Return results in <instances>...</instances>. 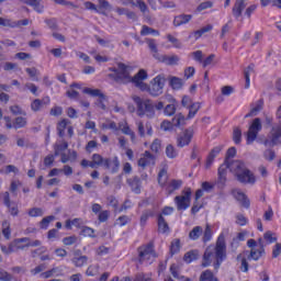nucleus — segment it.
Masks as SVG:
<instances>
[{
    "instance_id": "6e6552de",
    "label": "nucleus",
    "mask_w": 281,
    "mask_h": 281,
    "mask_svg": "<svg viewBox=\"0 0 281 281\" xmlns=\"http://www.w3.org/2000/svg\"><path fill=\"white\" fill-rule=\"evenodd\" d=\"M165 87H166V76L158 75L154 79H151L146 90L148 91L149 95H153V98H158V95H161V93H164Z\"/></svg>"
},
{
    "instance_id": "72a5a7b5",
    "label": "nucleus",
    "mask_w": 281,
    "mask_h": 281,
    "mask_svg": "<svg viewBox=\"0 0 281 281\" xmlns=\"http://www.w3.org/2000/svg\"><path fill=\"white\" fill-rule=\"evenodd\" d=\"M194 260H199V250L192 249L184 254L183 262H186L187 265H192Z\"/></svg>"
},
{
    "instance_id": "bb28decb",
    "label": "nucleus",
    "mask_w": 281,
    "mask_h": 281,
    "mask_svg": "<svg viewBox=\"0 0 281 281\" xmlns=\"http://www.w3.org/2000/svg\"><path fill=\"white\" fill-rule=\"evenodd\" d=\"M110 281H155L150 277H146L144 272L137 273L135 277H123L120 280V277H113Z\"/></svg>"
},
{
    "instance_id": "1a4fd4ad",
    "label": "nucleus",
    "mask_w": 281,
    "mask_h": 281,
    "mask_svg": "<svg viewBox=\"0 0 281 281\" xmlns=\"http://www.w3.org/2000/svg\"><path fill=\"white\" fill-rule=\"evenodd\" d=\"M247 247L250 248L249 260L258 262L262 256H265V246L262 245V238H259V244L256 239H248Z\"/></svg>"
},
{
    "instance_id": "79ce46f5",
    "label": "nucleus",
    "mask_w": 281,
    "mask_h": 281,
    "mask_svg": "<svg viewBox=\"0 0 281 281\" xmlns=\"http://www.w3.org/2000/svg\"><path fill=\"white\" fill-rule=\"evenodd\" d=\"M88 260H89V257H87V256H80V257H74V258L71 259V262H72V265H74L75 267L81 268V267H85V265H87Z\"/></svg>"
},
{
    "instance_id": "c9c22d12",
    "label": "nucleus",
    "mask_w": 281,
    "mask_h": 281,
    "mask_svg": "<svg viewBox=\"0 0 281 281\" xmlns=\"http://www.w3.org/2000/svg\"><path fill=\"white\" fill-rule=\"evenodd\" d=\"M104 161H106V158L102 157V155L93 154L92 160L90 161V168H100V166H103L104 168Z\"/></svg>"
},
{
    "instance_id": "de8ad7c7",
    "label": "nucleus",
    "mask_w": 281,
    "mask_h": 281,
    "mask_svg": "<svg viewBox=\"0 0 281 281\" xmlns=\"http://www.w3.org/2000/svg\"><path fill=\"white\" fill-rule=\"evenodd\" d=\"M148 48L150 49V53L155 56H159V49L157 48V41L153 38H148L147 41Z\"/></svg>"
},
{
    "instance_id": "e2e57ef3",
    "label": "nucleus",
    "mask_w": 281,
    "mask_h": 281,
    "mask_svg": "<svg viewBox=\"0 0 281 281\" xmlns=\"http://www.w3.org/2000/svg\"><path fill=\"white\" fill-rule=\"evenodd\" d=\"M26 74L34 80L35 82H38V69L36 68H26L25 69Z\"/></svg>"
},
{
    "instance_id": "20e7f679",
    "label": "nucleus",
    "mask_w": 281,
    "mask_h": 281,
    "mask_svg": "<svg viewBox=\"0 0 281 281\" xmlns=\"http://www.w3.org/2000/svg\"><path fill=\"white\" fill-rule=\"evenodd\" d=\"M158 184L166 192L168 196L170 194H175L177 190H181L183 186V180L181 179H172L168 182V170L166 168L160 169L158 172Z\"/></svg>"
},
{
    "instance_id": "4d7b16f0",
    "label": "nucleus",
    "mask_w": 281,
    "mask_h": 281,
    "mask_svg": "<svg viewBox=\"0 0 281 281\" xmlns=\"http://www.w3.org/2000/svg\"><path fill=\"white\" fill-rule=\"evenodd\" d=\"M55 218L56 217L54 215H48V216L44 217L40 222L41 229H47L49 227V223H52V221H54Z\"/></svg>"
},
{
    "instance_id": "c03bdc74",
    "label": "nucleus",
    "mask_w": 281,
    "mask_h": 281,
    "mask_svg": "<svg viewBox=\"0 0 281 281\" xmlns=\"http://www.w3.org/2000/svg\"><path fill=\"white\" fill-rule=\"evenodd\" d=\"M169 85L175 90L182 89V87H183V79H181L179 77H171V79L169 81Z\"/></svg>"
},
{
    "instance_id": "4468645a",
    "label": "nucleus",
    "mask_w": 281,
    "mask_h": 281,
    "mask_svg": "<svg viewBox=\"0 0 281 281\" xmlns=\"http://www.w3.org/2000/svg\"><path fill=\"white\" fill-rule=\"evenodd\" d=\"M119 70L116 74L108 75L114 82H124V80H131V72H128V66L124 63L117 64Z\"/></svg>"
},
{
    "instance_id": "473e14b6",
    "label": "nucleus",
    "mask_w": 281,
    "mask_h": 281,
    "mask_svg": "<svg viewBox=\"0 0 281 281\" xmlns=\"http://www.w3.org/2000/svg\"><path fill=\"white\" fill-rule=\"evenodd\" d=\"M136 126L138 128V133L140 137H144L146 135V128H147V135H153V126L150 125V123H146L144 126V122L138 121L136 123Z\"/></svg>"
},
{
    "instance_id": "f3484780",
    "label": "nucleus",
    "mask_w": 281,
    "mask_h": 281,
    "mask_svg": "<svg viewBox=\"0 0 281 281\" xmlns=\"http://www.w3.org/2000/svg\"><path fill=\"white\" fill-rule=\"evenodd\" d=\"M69 124H71V122L68 119H63L57 123V135H59V137H65L66 132L69 138L74 137V126Z\"/></svg>"
},
{
    "instance_id": "a878e982",
    "label": "nucleus",
    "mask_w": 281,
    "mask_h": 281,
    "mask_svg": "<svg viewBox=\"0 0 281 281\" xmlns=\"http://www.w3.org/2000/svg\"><path fill=\"white\" fill-rule=\"evenodd\" d=\"M103 168H105V170H110L112 175H115V172L120 170V159L117 156L114 158H105Z\"/></svg>"
},
{
    "instance_id": "ea45409f",
    "label": "nucleus",
    "mask_w": 281,
    "mask_h": 281,
    "mask_svg": "<svg viewBox=\"0 0 281 281\" xmlns=\"http://www.w3.org/2000/svg\"><path fill=\"white\" fill-rule=\"evenodd\" d=\"M263 106H265V101L260 99L259 101H257L256 105L250 109V112L245 115V117H251L254 115H258V113H260Z\"/></svg>"
},
{
    "instance_id": "338daca9",
    "label": "nucleus",
    "mask_w": 281,
    "mask_h": 281,
    "mask_svg": "<svg viewBox=\"0 0 281 281\" xmlns=\"http://www.w3.org/2000/svg\"><path fill=\"white\" fill-rule=\"evenodd\" d=\"M166 155L169 159H175V157H177V149H175V146L168 145L166 147Z\"/></svg>"
},
{
    "instance_id": "393cba45",
    "label": "nucleus",
    "mask_w": 281,
    "mask_h": 281,
    "mask_svg": "<svg viewBox=\"0 0 281 281\" xmlns=\"http://www.w3.org/2000/svg\"><path fill=\"white\" fill-rule=\"evenodd\" d=\"M222 150H223V145L215 146L211 149L205 161L206 170L212 168V164H214V159H216L217 155H221Z\"/></svg>"
},
{
    "instance_id": "3c124183",
    "label": "nucleus",
    "mask_w": 281,
    "mask_h": 281,
    "mask_svg": "<svg viewBox=\"0 0 281 281\" xmlns=\"http://www.w3.org/2000/svg\"><path fill=\"white\" fill-rule=\"evenodd\" d=\"M233 142L236 145L243 142V131L239 127H235L233 131Z\"/></svg>"
},
{
    "instance_id": "4c0bfd02",
    "label": "nucleus",
    "mask_w": 281,
    "mask_h": 281,
    "mask_svg": "<svg viewBox=\"0 0 281 281\" xmlns=\"http://www.w3.org/2000/svg\"><path fill=\"white\" fill-rule=\"evenodd\" d=\"M255 67L256 66L254 64H250L244 71V78L246 80L245 89H249V87H251L250 76H251V72H254Z\"/></svg>"
},
{
    "instance_id": "5fc2aeb1",
    "label": "nucleus",
    "mask_w": 281,
    "mask_h": 281,
    "mask_svg": "<svg viewBox=\"0 0 281 281\" xmlns=\"http://www.w3.org/2000/svg\"><path fill=\"white\" fill-rule=\"evenodd\" d=\"M153 216H155L153 211H145L140 216V226L146 227V223H148V220Z\"/></svg>"
},
{
    "instance_id": "603ef678",
    "label": "nucleus",
    "mask_w": 281,
    "mask_h": 281,
    "mask_svg": "<svg viewBox=\"0 0 281 281\" xmlns=\"http://www.w3.org/2000/svg\"><path fill=\"white\" fill-rule=\"evenodd\" d=\"M213 29H214V26L212 24H207L206 26H203L202 29L195 31L194 36H195V38H201L203 36V34H205L207 32H212Z\"/></svg>"
},
{
    "instance_id": "9d476101",
    "label": "nucleus",
    "mask_w": 281,
    "mask_h": 281,
    "mask_svg": "<svg viewBox=\"0 0 281 281\" xmlns=\"http://www.w3.org/2000/svg\"><path fill=\"white\" fill-rule=\"evenodd\" d=\"M30 241V237H22L14 239L9 244V246H1V251L3 254H14V251H20L23 249H27L29 245L27 243Z\"/></svg>"
},
{
    "instance_id": "37998d69",
    "label": "nucleus",
    "mask_w": 281,
    "mask_h": 281,
    "mask_svg": "<svg viewBox=\"0 0 281 281\" xmlns=\"http://www.w3.org/2000/svg\"><path fill=\"white\" fill-rule=\"evenodd\" d=\"M236 147H229L226 151V158L222 166H232V162H229V159H234L236 157Z\"/></svg>"
},
{
    "instance_id": "9b49d317",
    "label": "nucleus",
    "mask_w": 281,
    "mask_h": 281,
    "mask_svg": "<svg viewBox=\"0 0 281 281\" xmlns=\"http://www.w3.org/2000/svg\"><path fill=\"white\" fill-rule=\"evenodd\" d=\"M262 131V121L260 117H256L250 126L248 127V132L246 134V144L247 146H251L255 139H258V133Z\"/></svg>"
},
{
    "instance_id": "aec40b11",
    "label": "nucleus",
    "mask_w": 281,
    "mask_h": 281,
    "mask_svg": "<svg viewBox=\"0 0 281 281\" xmlns=\"http://www.w3.org/2000/svg\"><path fill=\"white\" fill-rule=\"evenodd\" d=\"M4 121H5V126L7 128H23L27 125V119L23 117V116H18L13 124H12V119H10V116H4Z\"/></svg>"
},
{
    "instance_id": "5701e85b",
    "label": "nucleus",
    "mask_w": 281,
    "mask_h": 281,
    "mask_svg": "<svg viewBox=\"0 0 281 281\" xmlns=\"http://www.w3.org/2000/svg\"><path fill=\"white\" fill-rule=\"evenodd\" d=\"M3 203L5 207H8L11 216H19V204L12 203L10 201V192H4L3 194Z\"/></svg>"
},
{
    "instance_id": "0eeeda50",
    "label": "nucleus",
    "mask_w": 281,
    "mask_h": 281,
    "mask_svg": "<svg viewBox=\"0 0 281 281\" xmlns=\"http://www.w3.org/2000/svg\"><path fill=\"white\" fill-rule=\"evenodd\" d=\"M173 202L176 203L178 212H186L192 203V188L186 187L182 190V195H177Z\"/></svg>"
},
{
    "instance_id": "a18cd8bd",
    "label": "nucleus",
    "mask_w": 281,
    "mask_h": 281,
    "mask_svg": "<svg viewBox=\"0 0 281 281\" xmlns=\"http://www.w3.org/2000/svg\"><path fill=\"white\" fill-rule=\"evenodd\" d=\"M2 235L7 240H10V237L12 236V229L10 228L9 221L2 222Z\"/></svg>"
},
{
    "instance_id": "ddd939ff",
    "label": "nucleus",
    "mask_w": 281,
    "mask_h": 281,
    "mask_svg": "<svg viewBox=\"0 0 281 281\" xmlns=\"http://www.w3.org/2000/svg\"><path fill=\"white\" fill-rule=\"evenodd\" d=\"M83 93L91 95L92 98H99L95 102L98 109H101V111H106V104H104V102H106V95L102 93V90L85 88Z\"/></svg>"
},
{
    "instance_id": "680f3d73",
    "label": "nucleus",
    "mask_w": 281,
    "mask_h": 281,
    "mask_svg": "<svg viewBox=\"0 0 281 281\" xmlns=\"http://www.w3.org/2000/svg\"><path fill=\"white\" fill-rule=\"evenodd\" d=\"M213 7H214L213 1L201 2L196 8V12H203V10H210V8H213Z\"/></svg>"
},
{
    "instance_id": "a211bd4d",
    "label": "nucleus",
    "mask_w": 281,
    "mask_h": 281,
    "mask_svg": "<svg viewBox=\"0 0 281 281\" xmlns=\"http://www.w3.org/2000/svg\"><path fill=\"white\" fill-rule=\"evenodd\" d=\"M192 137H194V128L189 127L182 132L177 138V146L179 148H183L186 146H190V142H192Z\"/></svg>"
},
{
    "instance_id": "f8f14e48",
    "label": "nucleus",
    "mask_w": 281,
    "mask_h": 281,
    "mask_svg": "<svg viewBox=\"0 0 281 281\" xmlns=\"http://www.w3.org/2000/svg\"><path fill=\"white\" fill-rule=\"evenodd\" d=\"M181 126H186V116L182 113H178L171 121H162L160 124L162 131H175Z\"/></svg>"
},
{
    "instance_id": "a19ab883",
    "label": "nucleus",
    "mask_w": 281,
    "mask_h": 281,
    "mask_svg": "<svg viewBox=\"0 0 281 281\" xmlns=\"http://www.w3.org/2000/svg\"><path fill=\"white\" fill-rule=\"evenodd\" d=\"M159 36L160 33L159 31L148 26V25H143L140 30V36Z\"/></svg>"
},
{
    "instance_id": "2eb2a0df",
    "label": "nucleus",
    "mask_w": 281,
    "mask_h": 281,
    "mask_svg": "<svg viewBox=\"0 0 281 281\" xmlns=\"http://www.w3.org/2000/svg\"><path fill=\"white\" fill-rule=\"evenodd\" d=\"M281 125H274L271 127L268 138L263 140V146H278L281 144Z\"/></svg>"
},
{
    "instance_id": "39448f33",
    "label": "nucleus",
    "mask_w": 281,
    "mask_h": 281,
    "mask_svg": "<svg viewBox=\"0 0 281 281\" xmlns=\"http://www.w3.org/2000/svg\"><path fill=\"white\" fill-rule=\"evenodd\" d=\"M137 260L139 265H153L158 258L157 250H155V241L150 240L147 244H143L137 248Z\"/></svg>"
},
{
    "instance_id": "13d9d810",
    "label": "nucleus",
    "mask_w": 281,
    "mask_h": 281,
    "mask_svg": "<svg viewBox=\"0 0 281 281\" xmlns=\"http://www.w3.org/2000/svg\"><path fill=\"white\" fill-rule=\"evenodd\" d=\"M164 113L168 117H172V115H175V113H177V105H175V103L166 105L164 109Z\"/></svg>"
},
{
    "instance_id": "dca6fc26",
    "label": "nucleus",
    "mask_w": 281,
    "mask_h": 281,
    "mask_svg": "<svg viewBox=\"0 0 281 281\" xmlns=\"http://www.w3.org/2000/svg\"><path fill=\"white\" fill-rule=\"evenodd\" d=\"M137 164L138 168H142V170H146V168H155V164H157V157L150 154L149 150H146L140 155Z\"/></svg>"
},
{
    "instance_id": "2f4dec72",
    "label": "nucleus",
    "mask_w": 281,
    "mask_h": 281,
    "mask_svg": "<svg viewBox=\"0 0 281 281\" xmlns=\"http://www.w3.org/2000/svg\"><path fill=\"white\" fill-rule=\"evenodd\" d=\"M187 109L189 110V113H188L187 117L184 116L186 122L188 120H194V117H196V113H199V111H201V103L194 102Z\"/></svg>"
},
{
    "instance_id": "8fccbe9b",
    "label": "nucleus",
    "mask_w": 281,
    "mask_h": 281,
    "mask_svg": "<svg viewBox=\"0 0 281 281\" xmlns=\"http://www.w3.org/2000/svg\"><path fill=\"white\" fill-rule=\"evenodd\" d=\"M98 273H100V266L97 265H91L86 270V276H88L89 278H93L98 276Z\"/></svg>"
},
{
    "instance_id": "0e129e2a",
    "label": "nucleus",
    "mask_w": 281,
    "mask_h": 281,
    "mask_svg": "<svg viewBox=\"0 0 281 281\" xmlns=\"http://www.w3.org/2000/svg\"><path fill=\"white\" fill-rule=\"evenodd\" d=\"M0 280L2 281H16L8 271L0 269Z\"/></svg>"
},
{
    "instance_id": "412c9836",
    "label": "nucleus",
    "mask_w": 281,
    "mask_h": 281,
    "mask_svg": "<svg viewBox=\"0 0 281 281\" xmlns=\"http://www.w3.org/2000/svg\"><path fill=\"white\" fill-rule=\"evenodd\" d=\"M232 194L234 199H236V201H238L243 205V207H246V210H249V207H251V201L249 200L247 194L240 191V189H234L232 191Z\"/></svg>"
},
{
    "instance_id": "423d86ee",
    "label": "nucleus",
    "mask_w": 281,
    "mask_h": 281,
    "mask_svg": "<svg viewBox=\"0 0 281 281\" xmlns=\"http://www.w3.org/2000/svg\"><path fill=\"white\" fill-rule=\"evenodd\" d=\"M201 236H202V243L204 245H207V243H211L212 238H214V232H212V226L210 224L205 225L204 231L202 226H194L189 232V240H199Z\"/></svg>"
},
{
    "instance_id": "c85d7f7f",
    "label": "nucleus",
    "mask_w": 281,
    "mask_h": 281,
    "mask_svg": "<svg viewBox=\"0 0 281 281\" xmlns=\"http://www.w3.org/2000/svg\"><path fill=\"white\" fill-rule=\"evenodd\" d=\"M245 8H247L245 0H236L233 7V16L237 20L241 18Z\"/></svg>"
},
{
    "instance_id": "864d4df0",
    "label": "nucleus",
    "mask_w": 281,
    "mask_h": 281,
    "mask_svg": "<svg viewBox=\"0 0 281 281\" xmlns=\"http://www.w3.org/2000/svg\"><path fill=\"white\" fill-rule=\"evenodd\" d=\"M205 207V204L202 202H199V200H194L193 205L191 207V214L194 216L195 214H199L201 210Z\"/></svg>"
},
{
    "instance_id": "f257e3e1",
    "label": "nucleus",
    "mask_w": 281,
    "mask_h": 281,
    "mask_svg": "<svg viewBox=\"0 0 281 281\" xmlns=\"http://www.w3.org/2000/svg\"><path fill=\"white\" fill-rule=\"evenodd\" d=\"M227 170H231L239 181V183L254 186L256 176L251 170L247 169L245 162L240 160L232 161L231 165H221L217 169V187L223 189L227 183Z\"/></svg>"
},
{
    "instance_id": "7ed1b4c3",
    "label": "nucleus",
    "mask_w": 281,
    "mask_h": 281,
    "mask_svg": "<svg viewBox=\"0 0 281 281\" xmlns=\"http://www.w3.org/2000/svg\"><path fill=\"white\" fill-rule=\"evenodd\" d=\"M132 100L136 106V115L138 117H148L149 120H153V117H155V111H164L162 101H158L155 104L153 100L137 95H134Z\"/></svg>"
},
{
    "instance_id": "774afa93",
    "label": "nucleus",
    "mask_w": 281,
    "mask_h": 281,
    "mask_svg": "<svg viewBox=\"0 0 281 281\" xmlns=\"http://www.w3.org/2000/svg\"><path fill=\"white\" fill-rule=\"evenodd\" d=\"M215 188V184L214 183H211V182H207V181H204L202 182L201 184V189L204 191V192H210L211 190H213Z\"/></svg>"
},
{
    "instance_id": "f03ea898",
    "label": "nucleus",
    "mask_w": 281,
    "mask_h": 281,
    "mask_svg": "<svg viewBox=\"0 0 281 281\" xmlns=\"http://www.w3.org/2000/svg\"><path fill=\"white\" fill-rule=\"evenodd\" d=\"M225 260H227V244H225V235L220 234L215 245H210L204 250L201 267L206 269L213 263L215 271H218Z\"/></svg>"
},
{
    "instance_id": "c756f323",
    "label": "nucleus",
    "mask_w": 281,
    "mask_h": 281,
    "mask_svg": "<svg viewBox=\"0 0 281 281\" xmlns=\"http://www.w3.org/2000/svg\"><path fill=\"white\" fill-rule=\"evenodd\" d=\"M157 225H158V233L159 234H168L170 232V226L164 215L158 214L157 216Z\"/></svg>"
},
{
    "instance_id": "7c9ffc66",
    "label": "nucleus",
    "mask_w": 281,
    "mask_h": 281,
    "mask_svg": "<svg viewBox=\"0 0 281 281\" xmlns=\"http://www.w3.org/2000/svg\"><path fill=\"white\" fill-rule=\"evenodd\" d=\"M181 251V239H172L169 246V258L177 256Z\"/></svg>"
},
{
    "instance_id": "58836bf2",
    "label": "nucleus",
    "mask_w": 281,
    "mask_h": 281,
    "mask_svg": "<svg viewBox=\"0 0 281 281\" xmlns=\"http://www.w3.org/2000/svg\"><path fill=\"white\" fill-rule=\"evenodd\" d=\"M199 281H220V280H218V277L214 276V272L212 270L207 269L200 274Z\"/></svg>"
},
{
    "instance_id": "6e6d98bb",
    "label": "nucleus",
    "mask_w": 281,
    "mask_h": 281,
    "mask_svg": "<svg viewBox=\"0 0 281 281\" xmlns=\"http://www.w3.org/2000/svg\"><path fill=\"white\" fill-rule=\"evenodd\" d=\"M263 238L266 241L269 243V245L278 243V236L276 235V233H272L271 231L266 232Z\"/></svg>"
},
{
    "instance_id": "4be33fe9",
    "label": "nucleus",
    "mask_w": 281,
    "mask_h": 281,
    "mask_svg": "<svg viewBox=\"0 0 281 281\" xmlns=\"http://www.w3.org/2000/svg\"><path fill=\"white\" fill-rule=\"evenodd\" d=\"M52 103V99L49 97H44L42 100L41 99H34L31 102V110L34 111V113H38L43 106H49Z\"/></svg>"
},
{
    "instance_id": "e433bc0d",
    "label": "nucleus",
    "mask_w": 281,
    "mask_h": 281,
    "mask_svg": "<svg viewBox=\"0 0 281 281\" xmlns=\"http://www.w3.org/2000/svg\"><path fill=\"white\" fill-rule=\"evenodd\" d=\"M27 5H31L35 12H38V14H43V10H45V7L41 4V1L43 0H22Z\"/></svg>"
},
{
    "instance_id": "052dcab7",
    "label": "nucleus",
    "mask_w": 281,
    "mask_h": 281,
    "mask_svg": "<svg viewBox=\"0 0 281 281\" xmlns=\"http://www.w3.org/2000/svg\"><path fill=\"white\" fill-rule=\"evenodd\" d=\"M0 25L2 27H12V29L16 27L15 21H12L10 19H3L1 16H0Z\"/></svg>"
},
{
    "instance_id": "6ab92c4d",
    "label": "nucleus",
    "mask_w": 281,
    "mask_h": 281,
    "mask_svg": "<svg viewBox=\"0 0 281 281\" xmlns=\"http://www.w3.org/2000/svg\"><path fill=\"white\" fill-rule=\"evenodd\" d=\"M148 78V72L145 69H139L138 72L131 79L135 87H138L142 91L148 89V85L144 82Z\"/></svg>"
},
{
    "instance_id": "bf43d9fd",
    "label": "nucleus",
    "mask_w": 281,
    "mask_h": 281,
    "mask_svg": "<svg viewBox=\"0 0 281 281\" xmlns=\"http://www.w3.org/2000/svg\"><path fill=\"white\" fill-rule=\"evenodd\" d=\"M170 273L171 276L176 279V280H181L183 279V277L179 276L180 270H179V266H177V263H172L170 266Z\"/></svg>"
},
{
    "instance_id": "b1692460",
    "label": "nucleus",
    "mask_w": 281,
    "mask_h": 281,
    "mask_svg": "<svg viewBox=\"0 0 281 281\" xmlns=\"http://www.w3.org/2000/svg\"><path fill=\"white\" fill-rule=\"evenodd\" d=\"M156 60L159 63H164L165 65H168L169 67H172L175 65H179V56L177 55H155Z\"/></svg>"
},
{
    "instance_id": "49530a36",
    "label": "nucleus",
    "mask_w": 281,
    "mask_h": 281,
    "mask_svg": "<svg viewBox=\"0 0 281 281\" xmlns=\"http://www.w3.org/2000/svg\"><path fill=\"white\" fill-rule=\"evenodd\" d=\"M69 148V143L63 142L60 144L55 145V157H58V155H63L64 150H67Z\"/></svg>"
},
{
    "instance_id": "09e8293b",
    "label": "nucleus",
    "mask_w": 281,
    "mask_h": 281,
    "mask_svg": "<svg viewBox=\"0 0 281 281\" xmlns=\"http://www.w3.org/2000/svg\"><path fill=\"white\" fill-rule=\"evenodd\" d=\"M27 214L31 218H38V216H43V214H45V211H43L42 207H32L27 211Z\"/></svg>"
},
{
    "instance_id": "69168bd1",
    "label": "nucleus",
    "mask_w": 281,
    "mask_h": 281,
    "mask_svg": "<svg viewBox=\"0 0 281 281\" xmlns=\"http://www.w3.org/2000/svg\"><path fill=\"white\" fill-rule=\"evenodd\" d=\"M263 157L266 161H273L276 159V151L273 149H266Z\"/></svg>"
},
{
    "instance_id": "cd10ccee",
    "label": "nucleus",
    "mask_w": 281,
    "mask_h": 281,
    "mask_svg": "<svg viewBox=\"0 0 281 281\" xmlns=\"http://www.w3.org/2000/svg\"><path fill=\"white\" fill-rule=\"evenodd\" d=\"M127 184L130 186L132 192L135 194H142V179H139V177L135 176L127 179Z\"/></svg>"
},
{
    "instance_id": "f704fd0d",
    "label": "nucleus",
    "mask_w": 281,
    "mask_h": 281,
    "mask_svg": "<svg viewBox=\"0 0 281 281\" xmlns=\"http://www.w3.org/2000/svg\"><path fill=\"white\" fill-rule=\"evenodd\" d=\"M192 21L191 14H181L173 19L175 27H180V25H186V23H190Z\"/></svg>"
}]
</instances>
